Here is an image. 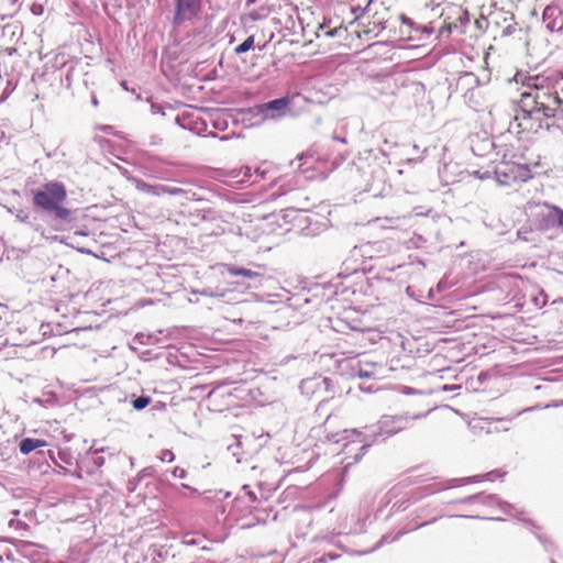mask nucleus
Returning a JSON list of instances; mask_svg holds the SVG:
<instances>
[{"instance_id": "14", "label": "nucleus", "mask_w": 563, "mask_h": 563, "mask_svg": "<svg viewBox=\"0 0 563 563\" xmlns=\"http://www.w3.org/2000/svg\"><path fill=\"white\" fill-rule=\"evenodd\" d=\"M151 402V398L147 396H141L133 400V408L136 410H142L147 407Z\"/></svg>"}, {"instance_id": "6", "label": "nucleus", "mask_w": 563, "mask_h": 563, "mask_svg": "<svg viewBox=\"0 0 563 563\" xmlns=\"http://www.w3.org/2000/svg\"><path fill=\"white\" fill-rule=\"evenodd\" d=\"M203 8V0H174L173 24L179 26L185 22L196 21Z\"/></svg>"}, {"instance_id": "17", "label": "nucleus", "mask_w": 563, "mask_h": 563, "mask_svg": "<svg viewBox=\"0 0 563 563\" xmlns=\"http://www.w3.org/2000/svg\"><path fill=\"white\" fill-rule=\"evenodd\" d=\"M174 453L170 450H163L161 454V460L163 462H173L174 461Z\"/></svg>"}, {"instance_id": "16", "label": "nucleus", "mask_w": 563, "mask_h": 563, "mask_svg": "<svg viewBox=\"0 0 563 563\" xmlns=\"http://www.w3.org/2000/svg\"><path fill=\"white\" fill-rule=\"evenodd\" d=\"M505 474H506L505 472L496 470V471L488 472L487 474H485L483 476V478L486 481L493 482L495 479L503 478L505 476Z\"/></svg>"}, {"instance_id": "13", "label": "nucleus", "mask_w": 563, "mask_h": 563, "mask_svg": "<svg viewBox=\"0 0 563 563\" xmlns=\"http://www.w3.org/2000/svg\"><path fill=\"white\" fill-rule=\"evenodd\" d=\"M549 218L556 221L558 225L563 229V210L556 206L550 207Z\"/></svg>"}, {"instance_id": "18", "label": "nucleus", "mask_w": 563, "mask_h": 563, "mask_svg": "<svg viewBox=\"0 0 563 563\" xmlns=\"http://www.w3.org/2000/svg\"><path fill=\"white\" fill-rule=\"evenodd\" d=\"M183 190L179 188H168V187H162V192L169 194V195H177L181 192Z\"/></svg>"}, {"instance_id": "23", "label": "nucleus", "mask_w": 563, "mask_h": 563, "mask_svg": "<svg viewBox=\"0 0 563 563\" xmlns=\"http://www.w3.org/2000/svg\"><path fill=\"white\" fill-rule=\"evenodd\" d=\"M473 497H467L466 499H464L463 501H467V500H471Z\"/></svg>"}, {"instance_id": "1", "label": "nucleus", "mask_w": 563, "mask_h": 563, "mask_svg": "<svg viewBox=\"0 0 563 563\" xmlns=\"http://www.w3.org/2000/svg\"><path fill=\"white\" fill-rule=\"evenodd\" d=\"M526 88L521 92V104L536 109L545 119L554 118L560 110V98L555 95L552 75L529 77Z\"/></svg>"}, {"instance_id": "19", "label": "nucleus", "mask_w": 563, "mask_h": 563, "mask_svg": "<svg viewBox=\"0 0 563 563\" xmlns=\"http://www.w3.org/2000/svg\"><path fill=\"white\" fill-rule=\"evenodd\" d=\"M307 157H312V155H309L308 153H306V154H301L298 158L301 161Z\"/></svg>"}, {"instance_id": "11", "label": "nucleus", "mask_w": 563, "mask_h": 563, "mask_svg": "<svg viewBox=\"0 0 563 563\" xmlns=\"http://www.w3.org/2000/svg\"><path fill=\"white\" fill-rule=\"evenodd\" d=\"M555 95L560 98V109L563 107V76L552 75Z\"/></svg>"}, {"instance_id": "8", "label": "nucleus", "mask_w": 563, "mask_h": 563, "mask_svg": "<svg viewBox=\"0 0 563 563\" xmlns=\"http://www.w3.org/2000/svg\"><path fill=\"white\" fill-rule=\"evenodd\" d=\"M243 490H244L243 495L239 496L235 499L234 507H239L240 505H245L251 508V512L253 510H256L257 507L254 506V504L258 503L256 494L254 492H252L251 489H249L247 486H244Z\"/></svg>"}, {"instance_id": "5", "label": "nucleus", "mask_w": 563, "mask_h": 563, "mask_svg": "<svg viewBox=\"0 0 563 563\" xmlns=\"http://www.w3.org/2000/svg\"><path fill=\"white\" fill-rule=\"evenodd\" d=\"M499 184L510 186L514 184L526 183L532 178V173L527 164L514 162H501L495 170Z\"/></svg>"}, {"instance_id": "12", "label": "nucleus", "mask_w": 563, "mask_h": 563, "mask_svg": "<svg viewBox=\"0 0 563 563\" xmlns=\"http://www.w3.org/2000/svg\"><path fill=\"white\" fill-rule=\"evenodd\" d=\"M254 45V35L246 37L240 45L234 48L235 54H243L251 49Z\"/></svg>"}, {"instance_id": "2", "label": "nucleus", "mask_w": 563, "mask_h": 563, "mask_svg": "<svg viewBox=\"0 0 563 563\" xmlns=\"http://www.w3.org/2000/svg\"><path fill=\"white\" fill-rule=\"evenodd\" d=\"M398 23H400V18L394 15L389 9L382 7L374 12L372 9H367L356 22L351 24V27L358 37L364 36L366 40H371L386 30L391 32V29Z\"/></svg>"}, {"instance_id": "7", "label": "nucleus", "mask_w": 563, "mask_h": 563, "mask_svg": "<svg viewBox=\"0 0 563 563\" xmlns=\"http://www.w3.org/2000/svg\"><path fill=\"white\" fill-rule=\"evenodd\" d=\"M290 103H291L290 98L283 97V98L275 99V100L264 103L261 107V110H262V112L276 111L279 114H284L285 111L289 108Z\"/></svg>"}, {"instance_id": "3", "label": "nucleus", "mask_w": 563, "mask_h": 563, "mask_svg": "<svg viewBox=\"0 0 563 563\" xmlns=\"http://www.w3.org/2000/svg\"><path fill=\"white\" fill-rule=\"evenodd\" d=\"M67 199V190L60 181H48L33 195V206L37 209L54 212L57 219L65 220L70 216V210L63 207Z\"/></svg>"}, {"instance_id": "15", "label": "nucleus", "mask_w": 563, "mask_h": 563, "mask_svg": "<svg viewBox=\"0 0 563 563\" xmlns=\"http://www.w3.org/2000/svg\"><path fill=\"white\" fill-rule=\"evenodd\" d=\"M346 32H347V27L340 25V26L333 27L331 30L324 31V34L328 35V36H339V37H341Z\"/></svg>"}, {"instance_id": "9", "label": "nucleus", "mask_w": 563, "mask_h": 563, "mask_svg": "<svg viewBox=\"0 0 563 563\" xmlns=\"http://www.w3.org/2000/svg\"><path fill=\"white\" fill-rule=\"evenodd\" d=\"M46 445H47V442L45 440L25 438L20 442L19 448H20V452L22 454H29L32 451H34L38 448H44Z\"/></svg>"}, {"instance_id": "10", "label": "nucleus", "mask_w": 563, "mask_h": 563, "mask_svg": "<svg viewBox=\"0 0 563 563\" xmlns=\"http://www.w3.org/2000/svg\"><path fill=\"white\" fill-rule=\"evenodd\" d=\"M228 273L231 275V276H244L246 278H255V277H258L261 276L260 273L257 272H254V271H251V269H246V268H236V267H229L228 268Z\"/></svg>"}, {"instance_id": "20", "label": "nucleus", "mask_w": 563, "mask_h": 563, "mask_svg": "<svg viewBox=\"0 0 563 563\" xmlns=\"http://www.w3.org/2000/svg\"><path fill=\"white\" fill-rule=\"evenodd\" d=\"M551 11H552V8L547 7V8L544 9L543 14H544V15H548Z\"/></svg>"}, {"instance_id": "4", "label": "nucleus", "mask_w": 563, "mask_h": 563, "mask_svg": "<svg viewBox=\"0 0 563 563\" xmlns=\"http://www.w3.org/2000/svg\"><path fill=\"white\" fill-rule=\"evenodd\" d=\"M544 119L541 112L521 104L508 130L519 140H530L542 129Z\"/></svg>"}, {"instance_id": "21", "label": "nucleus", "mask_w": 563, "mask_h": 563, "mask_svg": "<svg viewBox=\"0 0 563 563\" xmlns=\"http://www.w3.org/2000/svg\"><path fill=\"white\" fill-rule=\"evenodd\" d=\"M389 37H390V38H393V40H395V41H397V40H401V37H397V36H395V35H389Z\"/></svg>"}, {"instance_id": "22", "label": "nucleus", "mask_w": 563, "mask_h": 563, "mask_svg": "<svg viewBox=\"0 0 563 563\" xmlns=\"http://www.w3.org/2000/svg\"><path fill=\"white\" fill-rule=\"evenodd\" d=\"M443 389H444V390H449V387H448V386H444V387H443ZM451 389H452V388H450V390H451Z\"/></svg>"}]
</instances>
